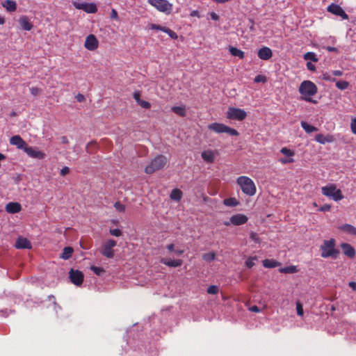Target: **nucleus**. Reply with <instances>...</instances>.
Returning <instances> with one entry per match:
<instances>
[{
    "mask_svg": "<svg viewBox=\"0 0 356 356\" xmlns=\"http://www.w3.org/2000/svg\"><path fill=\"white\" fill-rule=\"evenodd\" d=\"M24 152H26L29 157L39 160L44 159L46 156L44 152L38 150L36 147H33L29 145L25 149Z\"/></svg>",
    "mask_w": 356,
    "mask_h": 356,
    "instance_id": "f8f14e48",
    "label": "nucleus"
},
{
    "mask_svg": "<svg viewBox=\"0 0 356 356\" xmlns=\"http://www.w3.org/2000/svg\"><path fill=\"white\" fill-rule=\"evenodd\" d=\"M301 127L307 133L309 134L317 131V129L315 127L310 125L304 121L301 122Z\"/></svg>",
    "mask_w": 356,
    "mask_h": 356,
    "instance_id": "473e14b6",
    "label": "nucleus"
},
{
    "mask_svg": "<svg viewBox=\"0 0 356 356\" xmlns=\"http://www.w3.org/2000/svg\"><path fill=\"white\" fill-rule=\"evenodd\" d=\"M76 99L79 102H82L85 100V97L82 94H78L76 96Z\"/></svg>",
    "mask_w": 356,
    "mask_h": 356,
    "instance_id": "052dcab7",
    "label": "nucleus"
},
{
    "mask_svg": "<svg viewBox=\"0 0 356 356\" xmlns=\"http://www.w3.org/2000/svg\"><path fill=\"white\" fill-rule=\"evenodd\" d=\"M170 197L172 200L179 202L182 197V192L178 188L173 189Z\"/></svg>",
    "mask_w": 356,
    "mask_h": 356,
    "instance_id": "cd10ccee",
    "label": "nucleus"
},
{
    "mask_svg": "<svg viewBox=\"0 0 356 356\" xmlns=\"http://www.w3.org/2000/svg\"><path fill=\"white\" fill-rule=\"evenodd\" d=\"M324 48L328 51H334L337 53L338 52V49L334 47H325Z\"/></svg>",
    "mask_w": 356,
    "mask_h": 356,
    "instance_id": "680f3d73",
    "label": "nucleus"
},
{
    "mask_svg": "<svg viewBox=\"0 0 356 356\" xmlns=\"http://www.w3.org/2000/svg\"><path fill=\"white\" fill-rule=\"evenodd\" d=\"M109 233L112 235V236H122V232L120 229H111L109 230Z\"/></svg>",
    "mask_w": 356,
    "mask_h": 356,
    "instance_id": "49530a36",
    "label": "nucleus"
},
{
    "mask_svg": "<svg viewBox=\"0 0 356 356\" xmlns=\"http://www.w3.org/2000/svg\"><path fill=\"white\" fill-rule=\"evenodd\" d=\"M79 8H83L85 11L89 13H95L97 12V8L94 3H90L89 5L88 4H83L81 7H79Z\"/></svg>",
    "mask_w": 356,
    "mask_h": 356,
    "instance_id": "7c9ffc66",
    "label": "nucleus"
},
{
    "mask_svg": "<svg viewBox=\"0 0 356 356\" xmlns=\"http://www.w3.org/2000/svg\"><path fill=\"white\" fill-rule=\"evenodd\" d=\"M207 291L209 294H217L219 291V287L216 285H211L207 288Z\"/></svg>",
    "mask_w": 356,
    "mask_h": 356,
    "instance_id": "58836bf2",
    "label": "nucleus"
},
{
    "mask_svg": "<svg viewBox=\"0 0 356 356\" xmlns=\"http://www.w3.org/2000/svg\"><path fill=\"white\" fill-rule=\"evenodd\" d=\"M208 128H209V129H210L216 133H218V134L227 133L231 136H237L239 134L238 132L236 129H232V128H231L224 124H222V123H217V122L212 123L208 126Z\"/></svg>",
    "mask_w": 356,
    "mask_h": 356,
    "instance_id": "423d86ee",
    "label": "nucleus"
},
{
    "mask_svg": "<svg viewBox=\"0 0 356 356\" xmlns=\"http://www.w3.org/2000/svg\"><path fill=\"white\" fill-rule=\"evenodd\" d=\"M202 159L207 163H211L214 161L215 154L211 150L203 151L201 154Z\"/></svg>",
    "mask_w": 356,
    "mask_h": 356,
    "instance_id": "b1692460",
    "label": "nucleus"
},
{
    "mask_svg": "<svg viewBox=\"0 0 356 356\" xmlns=\"http://www.w3.org/2000/svg\"><path fill=\"white\" fill-rule=\"evenodd\" d=\"M257 56L261 60H268L272 58L273 51L269 47H263L258 50Z\"/></svg>",
    "mask_w": 356,
    "mask_h": 356,
    "instance_id": "dca6fc26",
    "label": "nucleus"
},
{
    "mask_svg": "<svg viewBox=\"0 0 356 356\" xmlns=\"http://www.w3.org/2000/svg\"><path fill=\"white\" fill-rule=\"evenodd\" d=\"M30 92L32 95L37 96L40 94V90L37 87H32L30 88Z\"/></svg>",
    "mask_w": 356,
    "mask_h": 356,
    "instance_id": "864d4df0",
    "label": "nucleus"
},
{
    "mask_svg": "<svg viewBox=\"0 0 356 356\" xmlns=\"http://www.w3.org/2000/svg\"><path fill=\"white\" fill-rule=\"evenodd\" d=\"M91 270L97 275H102V273H104L105 272V270L102 268H100V267H97V266H91Z\"/></svg>",
    "mask_w": 356,
    "mask_h": 356,
    "instance_id": "a18cd8bd",
    "label": "nucleus"
},
{
    "mask_svg": "<svg viewBox=\"0 0 356 356\" xmlns=\"http://www.w3.org/2000/svg\"><path fill=\"white\" fill-rule=\"evenodd\" d=\"M216 253L214 252H210L202 254V259L206 261H211L216 259Z\"/></svg>",
    "mask_w": 356,
    "mask_h": 356,
    "instance_id": "f704fd0d",
    "label": "nucleus"
},
{
    "mask_svg": "<svg viewBox=\"0 0 356 356\" xmlns=\"http://www.w3.org/2000/svg\"><path fill=\"white\" fill-rule=\"evenodd\" d=\"M315 140L321 144H325V143H331L333 141L332 136L329 135L325 136L321 134H317L315 136Z\"/></svg>",
    "mask_w": 356,
    "mask_h": 356,
    "instance_id": "393cba45",
    "label": "nucleus"
},
{
    "mask_svg": "<svg viewBox=\"0 0 356 356\" xmlns=\"http://www.w3.org/2000/svg\"><path fill=\"white\" fill-rule=\"evenodd\" d=\"M117 243L113 239H108L102 244L99 250L100 253L108 259H111L114 257V250L113 248L115 247Z\"/></svg>",
    "mask_w": 356,
    "mask_h": 356,
    "instance_id": "6e6552de",
    "label": "nucleus"
},
{
    "mask_svg": "<svg viewBox=\"0 0 356 356\" xmlns=\"http://www.w3.org/2000/svg\"><path fill=\"white\" fill-rule=\"evenodd\" d=\"M322 194L333 200L338 202L344 198L340 189H337L335 184H330L321 188Z\"/></svg>",
    "mask_w": 356,
    "mask_h": 356,
    "instance_id": "39448f33",
    "label": "nucleus"
},
{
    "mask_svg": "<svg viewBox=\"0 0 356 356\" xmlns=\"http://www.w3.org/2000/svg\"><path fill=\"white\" fill-rule=\"evenodd\" d=\"M1 6L5 8L8 12H14L17 10V3L13 0H5L1 3Z\"/></svg>",
    "mask_w": 356,
    "mask_h": 356,
    "instance_id": "5701e85b",
    "label": "nucleus"
},
{
    "mask_svg": "<svg viewBox=\"0 0 356 356\" xmlns=\"http://www.w3.org/2000/svg\"><path fill=\"white\" fill-rule=\"evenodd\" d=\"M250 310L251 312H260V309L259 308L256 306V305H254V306H252L250 308Z\"/></svg>",
    "mask_w": 356,
    "mask_h": 356,
    "instance_id": "0e129e2a",
    "label": "nucleus"
},
{
    "mask_svg": "<svg viewBox=\"0 0 356 356\" xmlns=\"http://www.w3.org/2000/svg\"><path fill=\"white\" fill-rule=\"evenodd\" d=\"M114 207L115 210L118 211V212L123 213L125 211V205L120 203V202H116L114 204Z\"/></svg>",
    "mask_w": 356,
    "mask_h": 356,
    "instance_id": "ea45409f",
    "label": "nucleus"
},
{
    "mask_svg": "<svg viewBox=\"0 0 356 356\" xmlns=\"http://www.w3.org/2000/svg\"><path fill=\"white\" fill-rule=\"evenodd\" d=\"M15 247L17 249H31L32 245L31 242L26 238L19 236L15 242Z\"/></svg>",
    "mask_w": 356,
    "mask_h": 356,
    "instance_id": "f3484780",
    "label": "nucleus"
},
{
    "mask_svg": "<svg viewBox=\"0 0 356 356\" xmlns=\"http://www.w3.org/2000/svg\"><path fill=\"white\" fill-rule=\"evenodd\" d=\"M22 210V206L18 202H9L6 206V211L9 213H16Z\"/></svg>",
    "mask_w": 356,
    "mask_h": 356,
    "instance_id": "aec40b11",
    "label": "nucleus"
},
{
    "mask_svg": "<svg viewBox=\"0 0 356 356\" xmlns=\"http://www.w3.org/2000/svg\"><path fill=\"white\" fill-rule=\"evenodd\" d=\"M327 11L333 15L341 17L343 19H348V15L343 8L335 3H332L327 7Z\"/></svg>",
    "mask_w": 356,
    "mask_h": 356,
    "instance_id": "ddd939ff",
    "label": "nucleus"
},
{
    "mask_svg": "<svg viewBox=\"0 0 356 356\" xmlns=\"http://www.w3.org/2000/svg\"><path fill=\"white\" fill-rule=\"evenodd\" d=\"M256 260H257V257L256 256L250 257L245 261V264L248 268H251L254 266V261Z\"/></svg>",
    "mask_w": 356,
    "mask_h": 356,
    "instance_id": "4c0bfd02",
    "label": "nucleus"
},
{
    "mask_svg": "<svg viewBox=\"0 0 356 356\" xmlns=\"http://www.w3.org/2000/svg\"><path fill=\"white\" fill-rule=\"evenodd\" d=\"M19 24L23 30L28 31H31L33 27V24L26 16L21 17L19 19Z\"/></svg>",
    "mask_w": 356,
    "mask_h": 356,
    "instance_id": "6ab92c4d",
    "label": "nucleus"
},
{
    "mask_svg": "<svg viewBox=\"0 0 356 356\" xmlns=\"http://www.w3.org/2000/svg\"><path fill=\"white\" fill-rule=\"evenodd\" d=\"M98 45H99V42L94 35L90 34L89 35H88L86 37V40H85L84 47L87 49H88L90 51H94L96 49H97Z\"/></svg>",
    "mask_w": 356,
    "mask_h": 356,
    "instance_id": "4468645a",
    "label": "nucleus"
},
{
    "mask_svg": "<svg viewBox=\"0 0 356 356\" xmlns=\"http://www.w3.org/2000/svg\"><path fill=\"white\" fill-rule=\"evenodd\" d=\"M172 111L179 116L184 117L186 115V110L184 106H173Z\"/></svg>",
    "mask_w": 356,
    "mask_h": 356,
    "instance_id": "72a5a7b5",
    "label": "nucleus"
},
{
    "mask_svg": "<svg viewBox=\"0 0 356 356\" xmlns=\"http://www.w3.org/2000/svg\"><path fill=\"white\" fill-rule=\"evenodd\" d=\"M336 86L338 89L343 90L348 88L349 83L346 81H338L336 82Z\"/></svg>",
    "mask_w": 356,
    "mask_h": 356,
    "instance_id": "e433bc0d",
    "label": "nucleus"
},
{
    "mask_svg": "<svg viewBox=\"0 0 356 356\" xmlns=\"http://www.w3.org/2000/svg\"><path fill=\"white\" fill-rule=\"evenodd\" d=\"M167 27L165 26H162L159 24H150L149 25V29H152V30H159V31H161L163 32H164V30L166 29Z\"/></svg>",
    "mask_w": 356,
    "mask_h": 356,
    "instance_id": "79ce46f5",
    "label": "nucleus"
},
{
    "mask_svg": "<svg viewBox=\"0 0 356 356\" xmlns=\"http://www.w3.org/2000/svg\"><path fill=\"white\" fill-rule=\"evenodd\" d=\"M223 204L227 207H236L239 204V202L235 197H229L223 200Z\"/></svg>",
    "mask_w": 356,
    "mask_h": 356,
    "instance_id": "c756f323",
    "label": "nucleus"
},
{
    "mask_svg": "<svg viewBox=\"0 0 356 356\" xmlns=\"http://www.w3.org/2000/svg\"><path fill=\"white\" fill-rule=\"evenodd\" d=\"M263 266L265 268H272L280 266V263L275 259H266L263 261Z\"/></svg>",
    "mask_w": 356,
    "mask_h": 356,
    "instance_id": "a878e982",
    "label": "nucleus"
},
{
    "mask_svg": "<svg viewBox=\"0 0 356 356\" xmlns=\"http://www.w3.org/2000/svg\"><path fill=\"white\" fill-rule=\"evenodd\" d=\"M349 286L352 288L353 290H356V282H350L349 283Z\"/></svg>",
    "mask_w": 356,
    "mask_h": 356,
    "instance_id": "774afa93",
    "label": "nucleus"
},
{
    "mask_svg": "<svg viewBox=\"0 0 356 356\" xmlns=\"http://www.w3.org/2000/svg\"><path fill=\"white\" fill-rule=\"evenodd\" d=\"M304 59L306 60H312L313 62H317L318 60L316 55L314 52H307L304 55Z\"/></svg>",
    "mask_w": 356,
    "mask_h": 356,
    "instance_id": "c9c22d12",
    "label": "nucleus"
},
{
    "mask_svg": "<svg viewBox=\"0 0 356 356\" xmlns=\"http://www.w3.org/2000/svg\"><path fill=\"white\" fill-rule=\"evenodd\" d=\"M254 81L255 83H265L266 81V77L263 75H257L254 77Z\"/></svg>",
    "mask_w": 356,
    "mask_h": 356,
    "instance_id": "09e8293b",
    "label": "nucleus"
},
{
    "mask_svg": "<svg viewBox=\"0 0 356 356\" xmlns=\"http://www.w3.org/2000/svg\"><path fill=\"white\" fill-rule=\"evenodd\" d=\"M10 143L12 145L16 146L19 149H23L24 151L28 146V144L19 135L12 136L10 138Z\"/></svg>",
    "mask_w": 356,
    "mask_h": 356,
    "instance_id": "2eb2a0df",
    "label": "nucleus"
},
{
    "mask_svg": "<svg viewBox=\"0 0 356 356\" xmlns=\"http://www.w3.org/2000/svg\"><path fill=\"white\" fill-rule=\"evenodd\" d=\"M168 162L166 156L159 154L153 159L150 163L145 167V172L152 175L154 172L163 169Z\"/></svg>",
    "mask_w": 356,
    "mask_h": 356,
    "instance_id": "20e7f679",
    "label": "nucleus"
},
{
    "mask_svg": "<svg viewBox=\"0 0 356 356\" xmlns=\"http://www.w3.org/2000/svg\"><path fill=\"white\" fill-rule=\"evenodd\" d=\"M134 99L136 101V102L138 104V102H140V100H141L140 99V94L139 92H135L134 93Z\"/></svg>",
    "mask_w": 356,
    "mask_h": 356,
    "instance_id": "bf43d9fd",
    "label": "nucleus"
},
{
    "mask_svg": "<svg viewBox=\"0 0 356 356\" xmlns=\"http://www.w3.org/2000/svg\"><path fill=\"white\" fill-rule=\"evenodd\" d=\"M161 262L168 266L170 267H179L182 265V260L181 259H168L165 258H162L161 259Z\"/></svg>",
    "mask_w": 356,
    "mask_h": 356,
    "instance_id": "4be33fe9",
    "label": "nucleus"
},
{
    "mask_svg": "<svg viewBox=\"0 0 356 356\" xmlns=\"http://www.w3.org/2000/svg\"><path fill=\"white\" fill-rule=\"evenodd\" d=\"M279 161L282 164L291 163L294 162V159L292 158H281L279 159Z\"/></svg>",
    "mask_w": 356,
    "mask_h": 356,
    "instance_id": "603ef678",
    "label": "nucleus"
},
{
    "mask_svg": "<svg viewBox=\"0 0 356 356\" xmlns=\"http://www.w3.org/2000/svg\"><path fill=\"white\" fill-rule=\"evenodd\" d=\"M148 2L160 12L165 14H170L172 12V4L168 0H148Z\"/></svg>",
    "mask_w": 356,
    "mask_h": 356,
    "instance_id": "0eeeda50",
    "label": "nucleus"
},
{
    "mask_svg": "<svg viewBox=\"0 0 356 356\" xmlns=\"http://www.w3.org/2000/svg\"><path fill=\"white\" fill-rule=\"evenodd\" d=\"M211 17L213 20H216V21L219 19V16L216 13H211Z\"/></svg>",
    "mask_w": 356,
    "mask_h": 356,
    "instance_id": "338daca9",
    "label": "nucleus"
},
{
    "mask_svg": "<svg viewBox=\"0 0 356 356\" xmlns=\"http://www.w3.org/2000/svg\"><path fill=\"white\" fill-rule=\"evenodd\" d=\"M229 51L233 56H237L241 59H243L245 57V53L235 47L230 46Z\"/></svg>",
    "mask_w": 356,
    "mask_h": 356,
    "instance_id": "bb28decb",
    "label": "nucleus"
},
{
    "mask_svg": "<svg viewBox=\"0 0 356 356\" xmlns=\"http://www.w3.org/2000/svg\"><path fill=\"white\" fill-rule=\"evenodd\" d=\"M70 172V168L67 166H65L63 167L61 170H60V175L62 176H65L66 175H67L68 173Z\"/></svg>",
    "mask_w": 356,
    "mask_h": 356,
    "instance_id": "4d7b16f0",
    "label": "nucleus"
},
{
    "mask_svg": "<svg viewBox=\"0 0 356 356\" xmlns=\"http://www.w3.org/2000/svg\"><path fill=\"white\" fill-rule=\"evenodd\" d=\"M166 248H167V250H168L169 252L175 251V245H174V244H173V243L168 244V245L166 246Z\"/></svg>",
    "mask_w": 356,
    "mask_h": 356,
    "instance_id": "e2e57ef3",
    "label": "nucleus"
},
{
    "mask_svg": "<svg viewBox=\"0 0 356 356\" xmlns=\"http://www.w3.org/2000/svg\"><path fill=\"white\" fill-rule=\"evenodd\" d=\"M138 104L142 107V108H146V109H148L151 107V104L149 102H147V101H145V100H140V102H138Z\"/></svg>",
    "mask_w": 356,
    "mask_h": 356,
    "instance_id": "8fccbe9b",
    "label": "nucleus"
},
{
    "mask_svg": "<svg viewBox=\"0 0 356 356\" xmlns=\"http://www.w3.org/2000/svg\"><path fill=\"white\" fill-rule=\"evenodd\" d=\"M279 271L282 273H296L298 269L296 266H289L280 268Z\"/></svg>",
    "mask_w": 356,
    "mask_h": 356,
    "instance_id": "2f4dec72",
    "label": "nucleus"
},
{
    "mask_svg": "<svg viewBox=\"0 0 356 356\" xmlns=\"http://www.w3.org/2000/svg\"><path fill=\"white\" fill-rule=\"evenodd\" d=\"M335 246L336 241L334 238L325 240L320 248L321 252V256L323 258L331 257L332 259H337L339 254V250L337 249Z\"/></svg>",
    "mask_w": 356,
    "mask_h": 356,
    "instance_id": "f03ea898",
    "label": "nucleus"
},
{
    "mask_svg": "<svg viewBox=\"0 0 356 356\" xmlns=\"http://www.w3.org/2000/svg\"><path fill=\"white\" fill-rule=\"evenodd\" d=\"M96 146H97V143L95 142L92 141V142H90V143H88V145H86V151H87V152H88L90 154L92 153L93 151L91 149V148L92 147H96Z\"/></svg>",
    "mask_w": 356,
    "mask_h": 356,
    "instance_id": "3c124183",
    "label": "nucleus"
},
{
    "mask_svg": "<svg viewBox=\"0 0 356 356\" xmlns=\"http://www.w3.org/2000/svg\"><path fill=\"white\" fill-rule=\"evenodd\" d=\"M164 33H166L172 39L176 40L178 38L177 34L174 31L168 27L165 30H164Z\"/></svg>",
    "mask_w": 356,
    "mask_h": 356,
    "instance_id": "37998d69",
    "label": "nucleus"
},
{
    "mask_svg": "<svg viewBox=\"0 0 356 356\" xmlns=\"http://www.w3.org/2000/svg\"><path fill=\"white\" fill-rule=\"evenodd\" d=\"M250 238L256 243H260L261 241L258 234L254 232L250 233Z\"/></svg>",
    "mask_w": 356,
    "mask_h": 356,
    "instance_id": "c03bdc74",
    "label": "nucleus"
},
{
    "mask_svg": "<svg viewBox=\"0 0 356 356\" xmlns=\"http://www.w3.org/2000/svg\"><path fill=\"white\" fill-rule=\"evenodd\" d=\"M296 310H297V314L298 316H303L304 314V311H303V307H302V305L300 302H298L296 303Z\"/></svg>",
    "mask_w": 356,
    "mask_h": 356,
    "instance_id": "de8ad7c7",
    "label": "nucleus"
},
{
    "mask_svg": "<svg viewBox=\"0 0 356 356\" xmlns=\"http://www.w3.org/2000/svg\"><path fill=\"white\" fill-rule=\"evenodd\" d=\"M307 67L310 71H315L316 70L315 65L314 64H312V63H310V62H307Z\"/></svg>",
    "mask_w": 356,
    "mask_h": 356,
    "instance_id": "13d9d810",
    "label": "nucleus"
},
{
    "mask_svg": "<svg viewBox=\"0 0 356 356\" xmlns=\"http://www.w3.org/2000/svg\"><path fill=\"white\" fill-rule=\"evenodd\" d=\"M248 220V218L243 213H237L236 215H233L229 218V221L224 222V225L226 226H229L230 225H242L245 224Z\"/></svg>",
    "mask_w": 356,
    "mask_h": 356,
    "instance_id": "9d476101",
    "label": "nucleus"
},
{
    "mask_svg": "<svg viewBox=\"0 0 356 356\" xmlns=\"http://www.w3.org/2000/svg\"><path fill=\"white\" fill-rule=\"evenodd\" d=\"M246 116V112L241 108L229 107L227 111V118L229 120L242 121Z\"/></svg>",
    "mask_w": 356,
    "mask_h": 356,
    "instance_id": "1a4fd4ad",
    "label": "nucleus"
},
{
    "mask_svg": "<svg viewBox=\"0 0 356 356\" xmlns=\"http://www.w3.org/2000/svg\"><path fill=\"white\" fill-rule=\"evenodd\" d=\"M331 209V205L330 204H325L323 206H321L320 208H319V211H323V212H325V211H330Z\"/></svg>",
    "mask_w": 356,
    "mask_h": 356,
    "instance_id": "6e6d98bb",
    "label": "nucleus"
},
{
    "mask_svg": "<svg viewBox=\"0 0 356 356\" xmlns=\"http://www.w3.org/2000/svg\"><path fill=\"white\" fill-rule=\"evenodd\" d=\"M298 91L301 95L300 99L314 104L318 103L316 100L312 98L318 92L317 86L312 81L309 80L302 81L300 85Z\"/></svg>",
    "mask_w": 356,
    "mask_h": 356,
    "instance_id": "f257e3e1",
    "label": "nucleus"
},
{
    "mask_svg": "<svg viewBox=\"0 0 356 356\" xmlns=\"http://www.w3.org/2000/svg\"><path fill=\"white\" fill-rule=\"evenodd\" d=\"M73 252L74 249L72 247H65L63 250L60 257L65 260H67L72 257Z\"/></svg>",
    "mask_w": 356,
    "mask_h": 356,
    "instance_id": "c85d7f7f",
    "label": "nucleus"
},
{
    "mask_svg": "<svg viewBox=\"0 0 356 356\" xmlns=\"http://www.w3.org/2000/svg\"><path fill=\"white\" fill-rule=\"evenodd\" d=\"M339 229L342 231L343 232L350 234L353 236H356V227L350 224H343L339 227Z\"/></svg>",
    "mask_w": 356,
    "mask_h": 356,
    "instance_id": "412c9836",
    "label": "nucleus"
},
{
    "mask_svg": "<svg viewBox=\"0 0 356 356\" xmlns=\"http://www.w3.org/2000/svg\"><path fill=\"white\" fill-rule=\"evenodd\" d=\"M280 152L289 157L293 156L294 155V152L287 147H282L280 149Z\"/></svg>",
    "mask_w": 356,
    "mask_h": 356,
    "instance_id": "a19ab883",
    "label": "nucleus"
},
{
    "mask_svg": "<svg viewBox=\"0 0 356 356\" xmlns=\"http://www.w3.org/2000/svg\"><path fill=\"white\" fill-rule=\"evenodd\" d=\"M351 131L354 134H356V118L351 120L350 123Z\"/></svg>",
    "mask_w": 356,
    "mask_h": 356,
    "instance_id": "5fc2aeb1",
    "label": "nucleus"
},
{
    "mask_svg": "<svg viewBox=\"0 0 356 356\" xmlns=\"http://www.w3.org/2000/svg\"><path fill=\"white\" fill-rule=\"evenodd\" d=\"M236 183L240 186L242 192L248 195L253 196L257 192L254 181L246 176H241L237 178Z\"/></svg>",
    "mask_w": 356,
    "mask_h": 356,
    "instance_id": "7ed1b4c3",
    "label": "nucleus"
},
{
    "mask_svg": "<svg viewBox=\"0 0 356 356\" xmlns=\"http://www.w3.org/2000/svg\"><path fill=\"white\" fill-rule=\"evenodd\" d=\"M70 281L76 286H80L83 282V274L79 270L71 269L69 272Z\"/></svg>",
    "mask_w": 356,
    "mask_h": 356,
    "instance_id": "9b49d317",
    "label": "nucleus"
},
{
    "mask_svg": "<svg viewBox=\"0 0 356 356\" xmlns=\"http://www.w3.org/2000/svg\"><path fill=\"white\" fill-rule=\"evenodd\" d=\"M340 246L343 254L347 256L348 258L352 259L355 256V250L350 244L343 243Z\"/></svg>",
    "mask_w": 356,
    "mask_h": 356,
    "instance_id": "a211bd4d",
    "label": "nucleus"
},
{
    "mask_svg": "<svg viewBox=\"0 0 356 356\" xmlns=\"http://www.w3.org/2000/svg\"><path fill=\"white\" fill-rule=\"evenodd\" d=\"M332 74L336 76H341L343 74V72L341 70H334L332 72Z\"/></svg>",
    "mask_w": 356,
    "mask_h": 356,
    "instance_id": "69168bd1",
    "label": "nucleus"
}]
</instances>
